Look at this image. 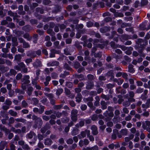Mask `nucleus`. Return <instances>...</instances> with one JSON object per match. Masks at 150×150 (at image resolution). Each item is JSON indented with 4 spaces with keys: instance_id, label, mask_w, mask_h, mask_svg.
Returning a JSON list of instances; mask_svg holds the SVG:
<instances>
[{
    "instance_id": "f257e3e1",
    "label": "nucleus",
    "mask_w": 150,
    "mask_h": 150,
    "mask_svg": "<svg viewBox=\"0 0 150 150\" xmlns=\"http://www.w3.org/2000/svg\"><path fill=\"white\" fill-rule=\"evenodd\" d=\"M35 126L36 128L38 127V128H41L43 122L42 119L39 117L35 121Z\"/></svg>"
},
{
    "instance_id": "f03ea898",
    "label": "nucleus",
    "mask_w": 150,
    "mask_h": 150,
    "mask_svg": "<svg viewBox=\"0 0 150 150\" xmlns=\"http://www.w3.org/2000/svg\"><path fill=\"white\" fill-rule=\"evenodd\" d=\"M25 65L23 62H20L18 64V65H15L14 68L16 70H21V69L24 67Z\"/></svg>"
},
{
    "instance_id": "7ed1b4c3",
    "label": "nucleus",
    "mask_w": 150,
    "mask_h": 150,
    "mask_svg": "<svg viewBox=\"0 0 150 150\" xmlns=\"http://www.w3.org/2000/svg\"><path fill=\"white\" fill-rule=\"evenodd\" d=\"M30 76L29 75H25L24 76L23 78L21 79V82H23L24 84H28L30 83L29 80Z\"/></svg>"
},
{
    "instance_id": "20e7f679",
    "label": "nucleus",
    "mask_w": 150,
    "mask_h": 150,
    "mask_svg": "<svg viewBox=\"0 0 150 150\" xmlns=\"http://www.w3.org/2000/svg\"><path fill=\"white\" fill-rule=\"evenodd\" d=\"M100 31L102 33H105L110 30V27L109 26H105L100 28Z\"/></svg>"
},
{
    "instance_id": "39448f33",
    "label": "nucleus",
    "mask_w": 150,
    "mask_h": 150,
    "mask_svg": "<svg viewBox=\"0 0 150 150\" xmlns=\"http://www.w3.org/2000/svg\"><path fill=\"white\" fill-rule=\"evenodd\" d=\"M27 56L30 57L31 58L33 59L37 56L35 54V51L30 50L28 52Z\"/></svg>"
},
{
    "instance_id": "423d86ee",
    "label": "nucleus",
    "mask_w": 150,
    "mask_h": 150,
    "mask_svg": "<svg viewBox=\"0 0 150 150\" xmlns=\"http://www.w3.org/2000/svg\"><path fill=\"white\" fill-rule=\"evenodd\" d=\"M147 24V22L145 21L142 22L141 23L139 24V28L140 30H146V26Z\"/></svg>"
},
{
    "instance_id": "0eeeda50",
    "label": "nucleus",
    "mask_w": 150,
    "mask_h": 150,
    "mask_svg": "<svg viewBox=\"0 0 150 150\" xmlns=\"http://www.w3.org/2000/svg\"><path fill=\"white\" fill-rule=\"evenodd\" d=\"M32 29L31 26L29 25H27L22 27V30L25 32H29Z\"/></svg>"
},
{
    "instance_id": "6e6552de",
    "label": "nucleus",
    "mask_w": 150,
    "mask_h": 150,
    "mask_svg": "<svg viewBox=\"0 0 150 150\" xmlns=\"http://www.w3.org/2000/svg\"><path fill=\"white\" fill-rule=\"evenodd\" d=\"M59 65V62L56 61H53L52 62H50L47 64L48 67L54 66H58Z\"/></svg>"
},
{
    "instance_id": "1a4fd4ad",
    "label": "nucleus",
    "mask_w": 150,
    "mask_h": 150,
    "mask_svg": "<svg viewBox=\"0 0 150 150\" xmlns=\"http://www.w3.org/2000/svg\"><path fill=\"white\" fill-rule=\"evenodd\" d=\"M133 67L134 66L132 64H129L128 66V72L132 74L134 73L135 71V70L133 68Z\"/></svg>"
},
{
    "instance_id": "9d476101",
    "label": "nucleus",
    "mask_w": 150,
    "mask_h": 150,
    "mask_svg": "<svg viewBox=\"0 0 150 150\" xmlns=\"http://www.w3.org/2000/svg\"><path fill=\"white\" fill-rule=\"evenodd\" d=\"M103 115L105 117H113L114 116L113 112H110L106 110L103 113Z\"/></svg>"
},
{
    "instance_id": "9b49d317",
    "label": "nucleus",
    "mask_w": 150,
    "mask_h": 150,
    "mask_svg": "<svg viewBox=\"0 0 150 150\" xmlns=\"http://www.w3.org/2000/svg\"><path fill=\"white\" fill-rule=\"evenodd\" d=\"M94 86L93 83L91 81H88V84L86 86V88L87 89H91Z\"/></svg>"
},
{
    "instance_id": "f8f14e48",
    "label": "nucleus",
    "mask_w": 150,
    "mask_h": 150,
    "mask_svg": "<svg viewBox=\"0 0 150 150\" xmlns=\"http://www.w3.org/2000/svg\"><path fill=\"white\" fill-rule=\"evenodd\" d=\"M0 129L1 130H2L5 132L6 134H8L10 132V130L8 129H7L5 126H2L1 124L0 125Z\"/></svg>"
},
{
    "instance_id": "ddd939ff",
    "label": "nucleus",
    "mask_w": 150,
    "mask_h": 150,
    "mask_svg": "<svg viewBox=\"0 0 150 150\" xmlns=\"http://www.w3.org/2000/svg\"><path fill=\"white\" fill-rule=\"evenodd\" d=\"M12 45L13 46H17L18 45L17 38L16 37H13L12 38Z\"/></svg>"
},
{
    "instance_id": "4468645a",
    "label": "nucleus",
    "mask_w": 150,
    "mask_h": 150,
    "mask_svg": "<svg viewBox=\"0 0 150 150\" xmlns=\"http://www.w3.org/2000/svg\"><path fill=\"white\" fill-rule=\"evenodd\" d=\"M52 140L49 138H47L45 139L44 144L45 145H50L52 144Z\"/></svg>"
},
{
    "instance_id": "2eb2a0df",
    "label": "nucleus",
    "mask_w": 150,
    "mask_h": 150,
    "mask_svg": "<svg viewBox=\"0 0 150 150\" xmlns=\"http://www.w3.org/2000/svg\"><path fill=\"white\" fill-rule=\"evenodd\" d=\"M100 104L101 105V108L103 110L107 108V104L105 101L102 100L100 102Z\"/></svg>"
},
{
    "instance_id": "dca6fc26",
    "label": "nucleus",
    "mask_w": 150,
    "mask_h": 150,
    "mask_svg": "<svg viewBox=\"0 0 150 150\" xmlns=\"http://www.w3.org/2000/svg\"><path fill=\"white\" fill-rule=\"evenodd\" d=\"M22 57L20 54H16L14 57V59L18 62L21 61Z\"/></svg>"
},
{
    "instance_id": "f3484780",
    "label": "nucleus",
    "mask_w": 150,
    "mask_h": 150,
    "mask_svg": "<svg viewBox=\"0 0 150 150\" xmlns=\"http://www.w3.org/2000/svg\"><path fill=\"white\" fill-rule=\"evenodd\" d=\"M81 67V64L78 61L75 62L74 64V67L77 69Z\"/></svg>"
},
{
    "instance_id": "a211bd4d",
    "label": "nucleus",
    "mask_w": 150,
    "mask_h": 150,
    "mask_svg": "<svg viewBox=\"0 0 150 150\" xmlns=\"http://www.w3.org/2000/svg\"><path fill=\"white\" fill-rule=\"evenodd\" d=\"M33 90V88L32 86L28 87L27 89V93L29 96H30L32 94V91Z\"/></svg>"
},
{
    "instance_id": "6ab92c4d",
    "label": "nucleus",
    "mask_w": 150,
    "mask_h": 150,
    "mask_svg": "<svg viewBox=\"0 0 150 150\" xmlns=\"http://www.w3.org/2000/svg\"><path fill=\"white\" fill-rule=\"evenodd\" d=\"M69 120L68 117H65V118H62L61 119V121L62 123H66L69 121Z\"/></svg>"
},
{
    "instance_id": "aec40b11",
    "label": "nucleus",
    "mask_w": 150,
    "mask_h": 150,
    "mask_svg": "<svg viewBox=\"0 0 150 150\" xmlns=\"http://www.w3.org/2000/svg\"><path fill=\"white\" fill-rule=\"evenodd\" d=\"M63 105V104H61L59 105H54V109L55 110H57L61 109Z\"/></svg>"
},
{
    "instance_id": "412c9836",
    "label": "nucleus",
    "mask_w": 150,
    "mask_h": 150,
    "mask_svg": "<svg viewBox=\"0 0 150 150\" xmlns=\"http://www.w3.org/2000/svg\"><path fill=\"white\" fill-rule=\"evenodd\" d=\"M120 132L122 135L126 136L127 133V130L126 129H122L120 131Z\"/></svg>"
},
{
    "instance_id": "4be33fe9",
    "label": "nucleus",
    "mask_w": 150,
    "mask_h": 150,
    "mask_svg": "<svg viewBox=\"0 0 150 150\" xmlns=\"http://www.w3.org/2000/svg\"><path fill=\"white\" fill-rule=\"evenodd\" d=\"M9 113L10 115L13 116H16L17 114L16 112L14 111L12 109L9 110Z\"/></svg>"
},
{
    "instance_id": "5701e85b",
    "label": "nucleus",
    "mask_w": 150,
    "mask_h": 150,
    "mask_svg": "<svg viewBox=\"0 0 150 150\" xmlns=\"http://www.w3.org/2000/svg\"><path fill=\"white\" fill-rule=\"evenodd\" d=\"M87 77L89 81H91L94 79V76L91 74L87 75Z\"/></svg>"
},
{
    "instance_id": "b1692460",
    "label": "nucleus",
    "mask_w": 150,
    "mask_h": 150,
    "mask_svg": "<svg viewBox=\"0 0 150 150\" xmlns=\"http://www.w3.org/2000/svg\"><path fill=\"white\" fill-rule=\"evenodd\" d=\"M64 67L67 69L68 70L71 71L72 70V69L69 65L67 63H66L64 65Z\"/></svg>"
},
{
    "instance_id": "393cba45",
    "label": "nucleus",
    "mask_w": 150,
    "mask_h": 150,
    "mask_svg": "<svg viewBox=\"0 0 150 150\" xmlns=\"http://www.w3.org/2000/svg\"><path fill=\"white\" fill-rule=\"evenodd\" d=\"M51 76L52 79H57L58 77L57 74L55 72L52 73L51 74Z\"/></svg>"
},
{
    "instance_id": "a878e982",
    "label": "nucleus",
    "mask_w": 150,
    "mask_h": 150,
    "mask_svg": "<svg viewBox=\"0 0 150 150\" xmlns=\"http://www.w3.org/2000/svg\"><path fill=\"white\" fill-rule=\"evenodd\" d=\"M66 86L69 88H72L73 86V83L70 82H67L66 84Z\"/></svg>"
},
{
    "instance_id": "bb28decb",
    "label": "nucleus",
    "mask_w": 150,
    "mask_h": 150,
    "mask_svg": "<svg viewBox=\"0 0 150 150\" xmlns=\"http://www.w3.org/2000/svg\"><path fill=\"white\" fill-rule=\"evenodd\" d=\"M148 3V1L147 0H141V4L142 6H144L146 5Z\"/></svg>"
},
{
    "instance_id": "cd10ccee",
    "label": "nucleus",
    "mask_w": 150,
    "mask_h": 150,
    "mask_svg": "<svg viewBox=\"0 0 150 150\" xmlns=\"http://www.w3.org/2000/svg\"><path fill=\"white\" fill-rule=\"evenodd\" d=\"M125 30L126 31L131 32L132 34L134 33V28L132 27H131L129 28H126Z\"/></svg>"
},
{
    "instance_id": "c85d7f7f",
    "label": "nucleus",
    "mask_w": 150,
    "mask_h": 150,
    "mask_svg": "<svg viewBox=\"0 0 150 150\" xmlns=\"http://www.w3.org/2000/svg\"><path fill=\"white\" fill-rule=\"evenodd\" d=\"M15 120L18 122H22V123H24L26 121V120L22 118H15Z\"/></svg>"
},
{
    "instance_id": "c756f323",
    "label": "nucleus",
    "mask_w": 150,
    "mask_h": 150,
    "mask_svg": "<svg viewBox=\"0 0 150 150\" xmlns=\"http://www.w3.org/2000/svg\"><path fill=\"white\" fill-rule=\"evenodd\" d=\"M41 62L39 60L36 63H33V66L34 67H41Z\"/></svg>"
},
{
    "instance_id": "7c9ffc66",
    "label": "nucleus",
    "mask_w": 150,
    "mask_h": 150,
    "mask_svg": "<svg viewBox=\"0 0 150 150\" xmlns=\"http://www.w3.org/2000/svg\"><path fill=\"white\" fill-rule=\"evenodd\" d=\"M51 2L50 0H43L42 1L43 4L45 5H48Z\"/></svg>"
},
{
    "instance_id": "2f4dec72",
    "label": "nucleus",
    "mask_w": 150,
    "mask_h": 150,
    "mask_svg": "<svg viewBox=\"0 0 150 150\" xmlns=\"http://www.w3.org/2000/svg\"><path fill=\"white\" fill-rule=\"evenodd\" d=\"M144 40L142 39V38H138L137 40V41L136 42V43L137 44L139 45V44L142 43V42L144 43Z\"/></svg>"
},
{
    "instance_id": "473e14b6",
    "label": "nucleus",
    "mask_w": 150,
    "mask_h": 150,
    "mask_svg": "<svg viewBox=\"0 0 150 150\" xmlns=\"http://www.w3.org/2000/svg\"><path fill=\"white\" fill-rule=\"evenodd\" d=\"M6 143L5 142L1 141L0 143V147L4 149Z\"/></svg>"
},
{
    "instance_id": "72a5a7b5",
    "label": "nucleus",
    "mask_w": 150,
    "mask_h": 150,
    "mask_svg": "<svg viewBox=\"0 0 150 150\" xmlns=\"http://www.w3.org/2000/svg\"><path fill=\"white\" fill-rule=\"evenodd\" d=\"M83 27V25L82 24L76 25L75 26V28L76 29H79V28L82 29Z\"/></svg>"
},
{
    "instance_id": "f704fd0d",
    "label": "nucleus",
    "mask_w": 150,
    "mask_h": 150,
    "mask_svg": "<svg viewBox=\"0 0 150 150\" xmlns=\"http://www.w3.org/2000/svg\"><path fill=\"white\" fill-rule=\"evenodd\" d=\"M64 54L67 55H71L70 52L68 50V49L66 48L64 50Z\"/></svg>"
},
{
    "instance_id": "c9c22d12",
    "label": "nucleus",
    "mask_w": 150,
    "mask_h": 150,
    "mask_svg": "<svg viewBox=\"0 0 150 150\" xmlns=\"http://www.w3.org/2000/svg\"><path fill=\"white\" fill-rule=\"evenodd\" d=\"M7 27L11 28H14L15 27V25L14 23H9L8 24Z\"/></svg>"
},
{
    "instance_id": "e433bc0d",
    "label": "nucleus",
    "mask_w": 150,
    "mask_h": 150,
    "mask_svg": "<svg viewBox=\"0 0 150 150\" xmlns=\"http://www.w3.org/2000/svg\"><path fill=\"white\" fill-rule=\"evenodd\" d=\"M144 89L141 87H138L136 91V93H140L143 91Z\"/></svg>"
},
{
    "instance_id": "4c0bfd02",
    "label": "nucleus",
    "mask_w": 150,
    "mask_h": 150,
    "mask_svg": "<svg viewBox=\"0 0 150 150\" xmlns=\"http://www.w3.org/2000/svg\"><path fill=\"white\" fill-rule=\"evenodd\" d=\"M60 11V8L58 6L56 7V8L54 10H53L52 12H53L56 13Z\"/></svg>"
},
{
    "instance_id": "58836bf2",
    "label": "nucleus",
    "mask_w": 150,
    "mask_h": 150,
    "mask_svg": "<svg viewBox=\"0 0 150 150\" xmlns=\"http://www.w3.org/2000/svg\"><path fill=\"white\" fill-rule=\"evenodd\" d=\"M30 22L31 24L34 25L37 24L38 21L36 19H31L30 20Z\"/></svg>"
},
{
    "instance_id": "ea45409f",
    "label": "nucleus",
    "mask_w": 150,
    "mask_h": 150,
    "mask_svg": "<svg viewBox=\"0 0 150 150\" xmlns=\"http://www.w3.org/2000/svg\"><path fill=\"white\" fill-rule=\"evenodd\" d=\"M44 108L45 107L44 106L42 105L40 106V108L38 112L40 114H41L44 111Z\"/></svg>"
},
{
    "instance_id": "a19ab883",
    "label": "nucleus",
    "mask_w": 150,
    "mask_h": 150,
    "mask_svg": "<svg viewBox=\"0 0 150 150\" xmlns=\"http://www.w3.org/2000/svg\"><path fill=\"white\" fill-rule=\"evenodd\" d=\"M53 110H46L45 112V114L47 115H50L53 113Z\"/></svg>"
},
{
    "instance_id": "79ce46f5",
    "label": "nucleus",
    "mask_w": 150,
    "mask_h": 150,
    "mask_svg": "<svg viewBox=\"0 0 150 150\" xmlns=\"http://www.w3.org/2000/svg\"><path fill=\"white\" fill-rule=\"evenodd\" d=\"M63 90L62 88H60L57 90L56 91V93L57 95H59L62 93Z\"/></svg>"
},
{
    "instance_id": "37998d69",
    "label": "nucleus",
    "mask_w": 150,
    "mask_h": 150,
    "mask_svg": "<svg viewBox=\"0 0 150 150\" xmlns=\"http://www.w3.org/2000/svg\"><path fill=\"white\" fill-rule=\"evenodd\" d=\"M30 47V45L29 44L25 41L23 43V47L24 48H28L29 47Z\"/></svg>"
},
{
    "instance_id": "c03bdc74",
    "label": "nucleus",
    "mask_w": 150,
    "mask_h": 150,
    "mask_svg": "<svg viewBox=\"0 0 150 150\" xmlns=\"http://www.w3.org/2000/svg\"><path fill=\"white\" fill-rule=\"evenodd\" d=\"M71 120L74 122H76L77 120V115H71Z\"/></svg>"
},
{
    "instance_id": "a18cd8bd",
    "label": "nucleus",
    "mask_w": 150,
    "mask_h": 150,
    "mask_svg": "<svg viewBox=\"0 0 150 150\" xmlns=\"http://www.w3.org/2000/svg\"><path fill=\"white\" fill-rule=\"evenodd\" d=\"M124 58L126 61L129 62H130L132 61V59L127 56H125Z\"/></svg>"
},
{
    "instance_id": "49530a36",
    "label": "nucleus",
    "mask_w": 150,
    "mask_h": 150,
    "mask_svg": "<svg viewBox=\"0 0 150 150\" xmlns=\"http://www.w3.org/2000/svg\"><path fill=\"white\" fill-rule=\"evenodd\" d=\"M115 16L116 17H122L124 16V14L122 13H116L115 14Z\"/></svg>"
},
{
    "instance_id": "de8ad7c7",
    "label": "nucleus",
    "mask_w": 150,
    "mask_h": 150,
    "mask_svg": "<svg viewBox=\"0 0 150 150\" xmlns=\"http://www.w3.org/2000/svg\"><path fill=\"white\" fill-rule=\"evenodd\" d=\"M42 119L44 120H45L46 121H48L50 120V117L49 116H46L45 115H43L42 116Z\"/></svg>"
},
{
    "instance_id": "09e8293b",
    "label": "nucleus",
    "mask_w": 150,
    "mask_h": 150,
    "mask_svg": "<svg viewBox=\"0 0 150 150\" xmlns=\"http://www.w3.org/2000/svg\"><path fill=\"white\" fill-rule=\"evenodd\" d=\"M94 57L96 58L98 57L100 58L102 57V54L98 52L97 53H95L94 54Z\"/></svg>"
},
{
    "instance_id": "8fccbe9b",
    "label": "nucleus",
    "mask_w": 150,
    "mask_h": 150,
    "mask_svg": "<svg viewBox=\"0 0 150 150\" xmlns=\"http://www.w3.org/2000/svg\"><path fill=\"white\" fill-rule=\"evenodd\" d=\"M73 142V140L71 138H69L67 141V143L68 144H72Z\"/></svg>"
},
{
    "instance_id": "3c124183",
    "label": "nucleus",
    "mask_w": 150,
    "mask_h": 150,
    "mask_svg": "<svg viewBox=\"0 0 150 150\" xmlns=\"http://www.w3.org/2000/svg\"><path fill=\"white\" fill-rule=\"evenodd\" d=\"M78 113L77 110L76 109H73L71 111V115H77L76 114Z\"/></svg>"
},
{
    "instance_id": "603ef678",
    "label": "nucleus",
    "mask_w": 150,
    "mask_h": 150,
    "mask_svg": "<svg viewBox=\"0 0 150 150\" xmlns=\"http://www.w3.org/2000/svg\"><path fill=\"white\" fill-rule=\"evenodd\" d=\"M79 68V69L77 70V72L78 73H81L85 70L84 68L82 67H80Z\"/></svg>"
},
{
    "instance_id": "864d4df0",
    "label": "nucleus",
    "mask_w": 150,
    "mask_h": 150,
    "mask_svg": "<svg viewBox=\"0 0 150 150\" xmlns=\"http://www.w3.org/2000/svg\"><path fill=\"white\" fill-rule=\"evenodd\" d=\"M74 91L75 93H79L81 91V89L79 87H76L75 88Z\"/></svg>"
},
{
    "instance_id": "5fc2aeb1",
    "label": "nucleus",
    "mask_w": 150,
    "mask_h": 150,
    "mask_svg": "<svg viewBox=\"0 0 150 150\" xmlns=\"http://www.w3.org/2000/svg\"><path fill=\"white\" fill-rule=\"evenodd\" d=\"M15 119L14 118L12 117H11L9 120L8 122L10 124H12L14 122Z\"/></svg>"
},
{
    "instance_id": "6e6d98bb",
    "label": "nucleus",
    "mask_w": 150,
    "mask_h": 150,
    "mask_svg": "<svg viewBox=\"0 0 150 150\" xmlns=\"http://www.w3.org/2000/svg\"><path fill=\"white\" fill-rule=\"evenodd\" d=\"M46 96L49 98L50 99H53V95L52 93H46Z\"/></svg>"
},
{
    "instance_id": "4d7b16f0",
    "label": "nucleus",
    "mask_w": 150,
    "mask_h": 150,
    "mask_svg": "<svg viewBox=\"0 0 150 150\" xmlns=\"http://www.w3.org/2000/svg\"><path fill=\"white\" fill-rule=\"evenodd\" d=\"M22 105L23 107L25 108L28 105V103L26 101L24 100L22 102Z\"/></svg>"
},
{
    "instance_id": "13d9d810",
    "label": "nucleus",
    "mask_w": 150,
    "mask_h": 150,
    "mask_svg": "<svg viewBox=\"0 0 150 150\" xmlns=\"http://www.w3.org/2000/svg\"><path fill=\"white\" fill-rule=\"evenodd\" d=\"M35 134V133L34 132H32L28 134V138L31 139L33 138V136H34Z\"/></svg>"
},
{
    "instance_id": "bf43d9fd",
    "label": "nucleus",
    "mask_w": 150,
    "mask_h": 150,
    "mask_svg": "<svg viewBox=\"0 0 150 150\" xmlns=\"http://www.w3.org/2000/svg\"><path fill=\"white\" fill-rule=\"evenodd\" d=\"M22 77V74L21 73L18 74L16 76V79L18 80L21 79Z\"/></svg>"
},
{
    "instance_id": "052dcab7",
    "label": "nucleus",
    "mask_w": 150,
    "mask_h": 150,
    "mask_svg": "<svg viewBox=\"0 0 150 150\" xmlns=\"http://www.w3.org/2000/svg\"><path fill=\"white\" fill-rule=\"evenodd\" d=\"M123 105L125 107H128L130 105V103L129 101H126L123 102Z\"/></svg>"
},
{
    "instance_id": "680f3d73",
    "label": "nucleus",
    "mask_w": 150,
    "mask_h": 150,
    "mask_svg": "<svg viewBox=\"0 0 150 150\" xmlns=\"http://www.w3.org/2000/svg\"><path fill=\"white\" fill-rule=\"evenodd\" d=\"M64 91L66 95H69L71 93V91L69 89L66 88H64Z\"/></svg>"
},
{
    "instance_id": "e2e57ef3",
    "label": "nucleus",
    "mask_w": 150,
    "mask_h": 150,
    "mask_svg": "<svg viewBox=\"0 0 150 150\" xmlns=\"http://www.w3.org/2000/svg\"><path fill=\"white\" fill-rule=\"evenodd\" d=\"M32 100L35 104H37L38 103L39 101L36 98L33 97L32 98Z\"/></svg>"
},
{
    "instance_id": "0e129e2a",
    "label": "nucleus",
    "mask_w": 150,
    "mask_h": 150,
    "mask_svg": "<svg viewBox=\"0 0 150 150\" xmlns=\"http://www.w3.org/2000/svg\"><path fill=\"white\" fill-rule=\"evenodd\" d=\"M87 108V106L86 105H82L81 106V109L82 111H84Z\"/></svg>"
},
{
    "instance_id": "69168bd1",
    "label": "nucleus",
    "mask_w": 150,
    "mask_h": 150,
    "mask_svg": "<svg viewBox=\"0 0 150 150\" xmlns=\"http://www.w3.org/2000/svg\"><path fill=\"white\" fill-rule=\"evenodd\" d=\"M10 72L11 74L15 75L16 73V71L13 69H11L10 70Z\"/></svg>"
},
{
    "instance_id": "338daca9",
    "label": "nucleus",
    "mask_w": 150,
    "mask_h": 150,
    "mask_svg": "<svg viewBox=\"0 0 150 150\" xmlns=\"http://www.w3.org/2000/svg\"><path fill=\"white\" fill-rule=\"evenodd\" d=\"M72 39L71 38H68L66 40V43L67 44H70L72 42Z\"/></svg>"
},
{
    "instance_id": "774afa93",
    "label": "nucleus",
    "mask_w": 150,
    "mask_h": 150,
    "mask_svg": "<svg viewBox=\"0 0 150 150\" xmlns=\"http://www.w3.org/2000/svg\"><path fill=\"white\" fill-rule=\"evenodd\" d=\"M37 32L38 33V34L40 35H43L44 33V32L43 30H41L40 29H38L37 30Z\"/></svg>"
}]
</instances>
